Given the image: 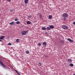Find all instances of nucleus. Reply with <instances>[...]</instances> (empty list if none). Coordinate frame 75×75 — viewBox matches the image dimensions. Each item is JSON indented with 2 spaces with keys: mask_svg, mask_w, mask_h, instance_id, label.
Returning a JSON list of instances; mask_svg holds the SVG:
<instances>
[{
  "mask_svg": "<svg viewBox=\"0 0 75 75\" xmlns=\"http://www.w3.org/2000/svg\"><path fill=\"white\" fill-rule=\"evenodd\" d=\"M27 33H28V31H23L22 32V34L23 35H26Z\"/></svg>",
  "mask_w": 75,
  "mask_h": 75,
  "instance_id": "nucleus-4",
  "label": "nucleus"
},
{
  "mask_svg": "<svg viewBox=\"0 0 75 75\" xmlns=\"http://www.w3.org/2000/svg\"><path fill=\"white\" fill-rule=\"evenodd\" d=\"M15 21H18V19L17 18H16L15 19Z\"/></svg>",
  "mask_w": 75,
  "mask_h": 75,
  "instance_id": "nucleus-23",
  "label": "nucleus"
},
{
  "mask_svg": "<svg viewBox=\"0 0 75 75\" xmlns=\"http://www.w3.org/2000/svg\"><path fill=\"white\" fill-rule=\"evenodd\" d=\"M21 23L20 22V21H17L16 22V23L17 24H20Z\"/></svg>",
  "mask_w": 75,
  "mask_h": 75,
  "instance_id": "nucleus-19",
  "label": "nucleus"
},
{
  "mask_svg": "<svg viewBox=\"0 0 75 75\" xmlns=\"http://www.w3.org/2000/svg\"><path fill=\"white\" fill-rule=\"evenodd\" d=\"M39 64H40V65H41V63L40 62L39 63Z\"/></svg>",
  "mask_w": 75,
  "mask_h": 75,
  "instance_id": "nucleus-28",
  "label": "nucleus"
},
{
  "mask_svg": "<svg viewBox=\"0 0 75 75\" xmlns=\"http://www.w3.org/2000/svg\"><path fill=\"white\" fill-rule=\"evenodd\" d=\"M5 38V36H1L0 37V42H2V41L0 40H4V38Z\"/></svg>",
  "mask_w": 75,
  "mask_h": 75,
  "instance_id": "nucleus-5",
  "label": "nucleus"
},
{
  "mask_svg": "<svg viewBox=\"0 0 75 75\" xmlns=\"http://www.w3.org/2000/svg\"><path fill=\"white\" fill-rule=\"evenodd\" d=\"M62 28L64 30H67L68 29V26L66 25H63L62 26Z\"/></svg>",
  "mask_w": 75,
  "mask_h": 75,
  "instance_id": "nucleus-2",
  "label": "nucleus"
},
{
  "mask_svg": "<svg viewBox=\"0 0 75 75\" xmlns=\"http://www.w3.org/2000/svg\"><path fill=\"white\" fill-rule=\"evenodd\" d=\"M73 24H74V25H75V21L73 22Z\"/></svg>",
  "mask_w": 75,
  "mask_h": 75,
  "instance_id": "nucleus-27",
  "label": "nucleus"
},
{
  "mask_svg": "<svg viewBox=\"0 0 75 75\" xmlns=\"http://www.w3.org/2000/svg\"><path fill=\"white\" fill-rule=\"evenodd\" d=\"M72 60L71 59V58L68 59L67 60L68 62H69V63H72Z\"/></svg>",
  "mask_w": 75,
  "mask_h": 75,
  "instance_id": "nucleus-7",
  "label": "nucleus"
},
{
  "mask_svg": "<svg viewBox=\"0 0 75 75\" xmlns=\"http://www.w3.org/2000/svg\"><path fill=\"white\" fill-rule=\"evenodd\" d=\"M9 24H10L11 25H15V23H14V22L13 21L12 22L9 23Z\"/></svg>",
  "mask_w": 75,
  "mask_h": 75,
  "instance_id": "nucleus-8",
  "label": "nucleus"
},
{
  "mask_svg": "<svg viewBox=\"0 0 75 75\" xmlns=\"http://www.w3.org/2000/svg\"><path fill=\"white\" fill-rule=\"evenodd\" d=\"M28 17H29V18H31V17H32V16L31 15H29L28 16Z\"/></svg>",
  "mask_w": 75,
  "mask_h": 75,
  "instance_id": "nucleus-22",
  "label": "nucleus"
},
{
  "mask_svg": "<svg viewBox=\"0 0 75 75\" xmlns=\"http://www.w3.org/2000/svg\"><path fill=\"white\" fill-rule=\"evenodd\" d=\"M62 17L61 18V19L63 21L67 20V17H68L69 15L68 13H64L62 15Z\"/></svg>",
  "mask_w": 75,
  "mask_h": 75,
  "instance_id": "nucleus-1",
  "label": "nucleus"
},
{
  "mask_svg": "<svg viewBox=\"0 0 75 75\" xmlns=\"http://www.w3.org/2000/svg\"><path fill=\"white\" fill-rule=\"evenodd\" d=\"M26 23L27 24H30L31 23V22L30 21H28L26 22Z\"/></svg>",
  "mask_w": 75,
  "mask_h": 75,
  "instance_id": "nucleus-13",
  "label": "nucleus"
},
{
  "mask_svg": "<svg viewBox=\"0 0 75 75\" xmlns=\"http://www.w3.org/2000/svg\"><path fill=\"white\" fill-rule=\"evenodd\" d=\"M24 2L25 4H27L28 2V0H25Z\"/></svg>",
  "mask_w": 75,
  "mask_h": 75,
  "instance_id": "nucleus-12",
  "label": "nucleus"
},
{
  "mask_svg": "<svg viewBox=\"0 0 75 75\" xmlns=\"http://www.w3.org/2000/svg\"><path fill=\"white\" fill-rule=\"evenodd\" d=\"M15 71L16 73H17V72H18V71H17V70H15Z\"/></svg>",
  "mask_w": 75,
  "mask_h": 75,
  "instance_id": "nucleus-29",
  "label": "nucleus"
},
{
  "mask_svg": "<svg viewBox=\"0 0 75 75\" xmlns=\"http://www.w3.org/2000/svg\"><path fill=\"white\" fill-rule=\"evenodd\" d=\"M46 29L47 30H51V28L49 27H47Z\"/></svg>",
  "mask_w": 75,
  "mask_h": 75,
  "instance_id": "nucleus-16",
  "label": "nucleus"
},
{
  "mask_svg": "<svg viewBox=\"0 0 75 75\" xmlns=\"http://www.w3.org/2000/svg\"><path fill=\"white\" fill-rule=\"evenodd\" d=\"M12 45V44L10 42H9L8 44V45Z\"/></svg>",
  "mask_w": 75,
  "mask_h": 75,
  "instance_id": "nucleus-21",
  "label": "nucleus"
},
{
  "mask_svg": "<svg viewBox=\"0 0 75 75\" xmlns=\"http://www.w3.org/2000/svg\"><path fill=\"white\" fill-rule=\"evenodd\" d=\"M0 16H1V15L0 14Z\"/></svg>",
  "mask_w": 75,
  "mask_h": 75,
  "instance_id": "nucleus-32",
  "label": "nucleus"
},
{
  "mask_svg": "<svg viewBox=\"0 0 75 75\" xmlns=\"http://www.w3.org/2000/svg\"><path fill=\"white\" fill-rule=\"evenodd\" d=\"M46 29L47 28H45V26L42 28V30H46Z\"/></svg>",
  "mask_w": 75,
  "mask_h": 75,
  "instance_id": "nucleus-10",
  "label": "nucleus"
},
{
  "mask_svg": "<svg viewBox=\"0 0 75 75\" xmlns=\"http://www.w3.org/2000/svg\"><path fill=\"white\" fill-rule=\"evenodd\" d=\"M49 27L51 29H53V28H54V26L53 25H49Z\"/></svg>",
  "mask_w": 75,
  "mask_h": 75,
  "instance_id": "nucleus-9",
  "label": "nucleus"
},
{
  "mask_svg": "<svg viewBox=\"0 0 75 75\" xmlns=\"http://www.w3.org/2000/svg\"><path fill=\"white\" fill-rule=\"evenodd\" d=\"M52 18V16L51 15H49V18L50 20H51Z\"/></svg>",
  "mask_w": 75,
  "mask_h": 75,
  "instance_id": "nucleus-11",
  "label": "nucleus"
},
{
  "mask_svg": "<svg viewBox=\"0 0 75 75\" xmlns=\"http://www.w3.org/2000/svg\"><path fill=\"white\" fill-rule=\"evenodd\" d=\"M46 34H48V32L47 33L46 32Z\"/></svg>",
  "mask_w": 75,
  "mask_h": 75,
  "instance_id": "nucleus-30",
  "label": "nucleus"
},
{
  "mask_svg": "<svg viewBox=\"0 0 75 75\" xmlns=\"http://www.w3.org/2000/svg\"><path fill=\"white\" fill-rule=\"evenodd\" d=\"M45 57H46V58H48V55H45Z\"/></svg>",
  "mask_w": 75,
  "mask_h": 75,
  "instance_id": "nucleus-24",
  "label": "nucleus"
},
{
  "mask_svg": "<svg viewBox=\"0 0 75 75\" xmlns=\"http://www.w3.org/2000/svg\"><path fill=\"white\" fill-rule=\"evenodd\" d=\"M38 45L39 46H41V44L40 43H38Z\"/></svg>",
  "mask_w": 75,
  "mask_h": 75,
  "instance_id": "nucleus-20",
  "label": "nucleus"
},
{
  "mask_svg": "<svg viewBox=\"0 0 75 75\" xmlns=\"http://www.w3.org/2000/svg\"><path fill=\"white\" fill-rule=\"evenodd\" d=\"M26 54H28L30 53V52L28 50H27L25 52Z\"/></svg>",
  "mask_w": 75,
  "mask_h": 75,
  "instance_id": "nucleus-18",
  "label": "nucleus"
},
{
  "mask_svg": "<svg viewBox=\"0 0 75 75\" xmlns=\"http://www.w3.org/2000/svg\"><path fill=\"white\" fill-rule=\"evenodd\" d=\"M16 42H20V39H17L16 40Z\"/></svg>",
  "mask_w": 75,
  "mask_h": 75,
  "instance_id": "nucleus-15",
  "label": "nucleus"
},
{
  "mask_svg": "<svg viewBox=\"0 0 75 75\" xmlns=\"http://www.w3.org/2000/svg\"><path fill=\"white\" fill-rule=\"evenodd\" d=\"M73 75H75V74H74Z\"/></svg>",
  "mask_w": 75,
  "mask_h": 75,
  "instance_id": "nucleus-31",
  "label": "nucleus"
},
{
  "mask_svg": "<svg viewBox=\"0 0 75 75\" xmlns=\"http://www.w3.org/2000/svg\"><path fill=\"white\" fill-rule=\"evenodd\" d=\"M67 40L70 42H74V41L69 38L67 39Z\"/></svg>",
  "mask_w": 75,
  "mask_h": 75,
  "instance_id": "nucleus-6",
  "label": "nucleus"
},
{
  "mask_svg": "<svg viewBox=\"0 0 75 75\" xmlns=\"http://www.w3.org/2000/svg\"><path fill=\"white\" fill-rule=\"evenodd\" d=\"M0 63L1 65H2V66H3V68L6 69V67L5 66V65H4V64H3V63L1 59H0Z\"/></svg>",
  "mask_w": 75,
  "mask_h": 75,
  "instance_id": "nucleus-3",
  "label": "nucleus"
},
{
  "mask_svg": "<svg viewBox=\"0 0 75 75\" xmlns=\"http://www.w3.org/2000/svg\"><path fill=\"white\" fill-rule=\"evenodd\" d=\"M11 0H7V1H8L9 2H11Z\"/></svg>",
  "mask_w": 75,
  "mask_h": 75,
  "instance_id": "nucleus-25",
  "label": "nucleus"
},
{
  "mask_svg": "<svg viewBox=\"0 0 75 75\" xmlns=\"http://www.w3.org/2000/svg\"><path fill=\"white\" fill-rule=\"evenodd\" d=\"M43 45H44L46 46L47 45V42H44L43 43Z\"/></svg>",
  "mask_w": 75,
  "mask_h": 75,
  "instance_id": "nucleus-14",
  "label": "nucleus"
},
{
  "mask_svg": "<svg viewBox=\"0 0 75 75\" xmlns=\"http://www.w3.org/2000/svg\"><path fill=\"white\" fill-rule=\"evenodd\" d=\"M69 65L70 67H74V64L72 63H71L69 64Z\"/></svg>",
  "mask_w": 75,
  "mask_h": 75,
  "instance_id": "nucleus-17",
  "label": "nucleus"
},
{
  "mask_svg": "<svg viewBox=\"0 0 75 75\" xmlns=\"http://www.w3.org/2000/svg\"><path fill=\"white\" fill-rule=\"evenodd\" d=\"M18 75H20V74H19V72L17 71V72L16 73Z\"/></svg>",
  "mask_w": 75,
  "mask_h": 75,
  "instance_id": "nucleus-26",
  "label": "nucleus"
}]
</instances>
